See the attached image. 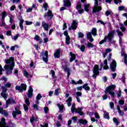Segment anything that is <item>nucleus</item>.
<instances>
[{
	"instance_id": "1",
	"label": "nucleus",
	"mask_w": 127,
	"mask_h": 127,
	"mask_svg": "<svg viewBox=\"0 0 127 127\" xmlns=\"http://www.w3.org/2000/svg\"><path fill=\"white\" fill-rule=\"evenodd\" d=\"M115 33H116V31L115 30L110 31L104 37L103 40H102L99 43V44L102 45V44H104L105 42H107V40L108 39L109 43L111 44H114L115 43V41H113L114 38L115 37Z\"/></svg>"
},
{
	"instance_id": "2",
	"label": "nucleus",
	"mask_w": 127,
	"mask_h": 127,
	"mask_svg": "<svg viewBox=\"0 0 127 127\" xmlns=\"http://www.w3.org/2000/svg\"><path fill=\"white\" fill-rule=\"evenodd\" d=\"M26 88H27V85L24 83H22L20 86L18 85L16 86L15 89L16 91H18L20 93H22L23 91H26Z\"/></svg>"
},
{
	"instance_id": "3",
	"label": "nucleus",
	"mask_w": 127,
	"mask_h": 127,
	"mask_svg": "<svg viewBox=\"0 0 127 127\" xmlns=\"http://www.w3.org/2000/svg\"><path fill=\"white\" fill-rule=\"evenodd\" d=\"M40 57H42L43 61H44L45 63L48 62V51H46L45 52H42L40 54Z\"/></svg>"
},
{
	"instance_id": "4",
	"label": "nucleus",
	"mask_w": 127,
	"mask_h": 127,
	"mask_svg": "<svg viewBox=\"0 0 127 127\" xmlns=\"http://www.w3.org/2000/svg\"><path fill=\"white\" fill-rule=\"evenodd\" d=\"M15 63H12L10 65H6L4 67L5 70H8L6 72V74H11L12 73V70H13V67H14Z\"/></svg>"
},
{
	"instance_id": "5",
	"label": "nucleus",
	"mask_w": 127,
	"mask_h": 127,
	"mask_svg": "<svg viewBox=\"0 0 127 127\" xmlns=\"http://www.w3.org/2000/svg\"><path fill=\"white\" fill-rule=\"evenodd\" d=\"M116 89V85L112 84L109 86H107L104 90L105 94H107L108 92H112L115 91Z\"/></svg>"
},
{
	"instance_id": "6",
	"label": "nucleus",
	"mask_w": 127,
	"mask_h": 127,
	"mask_svg": "<svg viewBox=\"0 0 127 127\" xmlns=\"http://www.w3.org/2000/svg\"><path fill=\"white\" fill-rule=\"evenodd\" d=\"M103 9L101 6H94L92 9V13H96L97 12L98 15H100V12Z\"/></svg>"
},
{
	"instance_id": "7",
	"label": "nucleus",
	"mask_w": 127,
	"mask_h": 127,
	"mask_svg": "<svg viewBox=\"0 0 127 127\" xmlns=\"http://www.w3.org/2000/svg\"><path fill=\"white\" fill-rule=\"evenodd\" d=\"M77 27H78V23H77V21L76 20H73L72 21V23L70 27H69V30H76L77 29Z\"/></svg>"
},
{
	"instance_id": "8",
	"label": "nucleus",
	"mask_w": 127,
	"mask_h": 127,
	"mask_svg": "<svg viewBox=\"0 0 127 127\" xmlns=\"http://www.w3.org/2000/svg\"><path fill=\"white\" fill-rule=\"evenodd\" d=\"M54 15L52 14V11L51 10L49 9L47 13H45L44 17H48V19L49 20H51L52 18H53Z\"/></svg>"
},
{
	"instance_id": "9",
	"label": "nucleus",
	"mask_w": 127,
	"mask_h": 127,
	"mask_svg": "<svg viewBox=\"0 0 127 127\" xmlns=\"http://www.w3.org/2000/svg\"><path fill=\"white\" fill-rule=\"evenodd\" d=\"M1 89H2V92L1 93V96L4 99H6V98H7V96H6V94H5V93L7 92V89L6 88V87L4 86H2Z\"/></svg>"
},
{
	"instance_id": "10",
	"label": "nucleus",
	"mask_w": 127,
	"mask_h": 127,
	"mask_svg": "<svg viewBox=\"0 0 127 127\" xmlns=\"http://www.w3.org/2000/svg\"><path fill=\"white\" fill-rule=\"evenodd\" d=\"M110 68L112 72H115V71H116V69L117 68V62H116V61H113L112 63L110 64Z\"/></svg>"
},
{
	"instance_id": "11",
	"label": "nucleus",
	"mask_w": 127,
	"mask_h": 127,
	"mask_svg": "<svg viewBox=\"0 0 127 127\" xmlns=\"http://www.w3.org/2000/svg\"><path fill=\"white\" fill-rule=\"evenodd\" d=\"M27 95L29 99H30V98H32V97H33V89L31 86H29V90L28 91V93H27Z\"/></svg>"
},
{
	"instance_id": "12",
	"label": "nucleus",
	"mask_w": 127,
	"mask_h": 127,
	"mask_svg": "<svg viewBox=\"0 0 127 127\" xmlns=\"http://www.w3.org/2000/svg\"><path fill=\"white\" fill-rule=\"evenodd\" d=\"M42 26L45 31H48L49 30V25L47 23L45 22V21H43L42 22Z\"/></svg>"
},
{
	"instance_id": "13",
	"label": "nucleus",
	"mask_w": 127,
	"mask_h": 127,
	"mask_svg": "<svg viewBox=\"0 0 127 127\" xmlns=\"http://www.w3.org/2000/svg\"><path fill=\"white\" fill-rule=\"evenodd\" d=\"M83 108L80 107L77 109L76 108H71V112L72 114H74V113H76V114H79V112H82V109Z\"/></svg>"
},
{
	"instance_id": "14",
	"label": "nucleus",
	"mask_w": 127,
	"mask_h": 127,
	"mask_svg": "<svg viewBox=\"0 0 127 127\" xmlns=\"http://www.w3.org/2000/svg\"><path fill=\"white\" fill-rule=\"evenodd\" d=\"M63 2L64 7H70L71 6V1H70V0H64Z\"/></svg>"
},
{
	"instance_id": "15",
	"label": "nucleus",
	"mask_w": 127,
	"mask_h": 127,
	"mask_svg": "<svg viewBox=\"0 0 127 127\" xmlns=\"http://www.w3.org/2000/svg\"><path fill=\"white\" fill-rule=\"evenodd\" d=\"M5 63H6V64H7L8 65L12 64V63H14V58L11 57H10L9 59H6L5 60Z\"/></svg>"
},
{
	"instance_id": "16",
	"label": "nucleus",
	"mask_w": 127,
	"mask_h": 127,
	"mask_svg": "<svg viewBox=\"0 0 127 127\" xmlns=\"http://www.w3.org/2000/svg\"><path fill=\"white\" fill-rule=\"evenodd\" d=\"M61 52V50L60 49H58L56 50L54 56L55 58H60V53Z\"/></svg>"
},
{
	"instance_id": "17",
	"label": "nucleus",
	"mask_w": 127,
	"mask_h": 127,
	"mask_svg": "<svg viewBox=\"0 0 127 127\" xmlns=\"http://www.w3.org/2000/svg\"><path fill=\"white\" fill-rule=\"evenodd\" d=\"M69 55L71 57L69 59V62H70V63H72V62L74 61V60H75V59H76V55L75 54L73 53L72 52H70Z\"/></svg>"
},
{
	"instance_id": "18",
	"label": "nucleus",
	"mask_w": 127,
	"mask_h": 127,
	"mask_svg": "<svg viewBox=\"0 0 127 127\" xmlns=\"http://www.w3.org/2000/svg\"><path fill=\"white\" fill-rule=\"evenodd\" d=\"M50 74H52V78L54 82H56V80H57V76L55 75V71L54 70L52 69Z\"/></svg>"
},
{
	"instance_id": "19",
	"label": "nucleus",
	"mask_w": 127,
	"mask_h": 127,
	"mask_svg": "<svg viewBox=\"0 0 127 127\" xmlns=\"http://www.w3.org/2000/svg\"><path fill=\"white\" fill-rule=\"evenodd\" d=\"M34 40H36V41H39V44H42L43 41H42V39L40 38L39 36L36 35L34 38Z\"/></svg>"
},
{
	"instance_id": "20",
	"label": "nucleus",
	"mask_w": 127,
	"mask_h": 127,
	"mask_svg": "<svg viewBox=\"0 0 127 127\" xmlns=\"http://www.w3.org/2000/svg\"><path fill=\"white\" fill-rule=\"evenodd\" d=\"M7 105H13L15 104V100L12 98H8L6 100Z\"/></svg>"
},
{
	"instance_id": "21",
	"label": "nucleus",
	"mask_w": 127,
	"mask_h": 127,
	"mask_svg": "<svg viewBox=\"0 0 127 127\" xmlns=\"http://www.w3.org/2000/svg\"><path fill=\"white\" fill-rule=\"evenodd\" d=\"M104 66H103L104 70H108L109 68V65H108V60L106 59L104 62Z\"/></svg>"
},
{
	"instance_id": "22",
	"label": "nucleus",
	"mask_w": 127,
	"mask_h": 127,
	"mask_svg": "<svg viewBox=\"0 0 127 127\" xmlns=\"http://www.w3.org/2000/svg\"><path fill=\"white\" fill-rule=\"evenodd\" d=\"M84 10L86 12H88V11H90V9H89L90 7V4L89 3L88 4H84Z\"/></svg>"
},
{
	"instance_id": "23",
	"label": "nucleus",
	"mask_w": 127,
	"mask_h": 127,
	"mask_svg": "<svg viewBox=\"0 0 127 127\" xmlns=\"http://www.w3.org/2000/svg\"><path fill=\"white\" fill-rule=\"evenodd\" d=\"M58 107L59 108V112L60 113H63V110L64 109V105H60V104H57Z\"/></svg>"
},
{
	"instance_id": "24",
	"label": "nucleus",
	"mask_w": 127,
	"mask_h": 127,
	"mask_svg": "<svg viewBox=\"0 0 127 127\" xmlns=\"http://www.w3.org/2000/svg\"><path fill=\"white\" fill-rule=\"evenodd\" d=\"M62 67L64 69V72H69L70 71V68L68 67L66 64H63Z\"/></svg>"
},
{
	"instance_id": "25",
	"label": "nucleus",
	"mask_w": 127,
	"mask_h": 127,
	"mask_svg": "<svg viewBox=\"0 0 127 127\" xmlns=\"http://www.w3.org/2000/svg\"><path fill=\"white\" fill-rule=\"evenodd\" d=\"M122 56L124 57V63L127 65V55L126 53H122Z\"/></svg>"
},
{
	"instance_id": "26",
	"label": "nucleus",
	"mask_w": 127,
	"mask_h": 127,
	"mask_svg": "<svg viewBox=\"0 0 127 127\" xmlns=\"http://www.w3.org/2000/svg\"><path fill=\"white\" fill-rule=\"evenodd\" d=\"M66 103H67L68 107H71V102H72V97H69L67 100L65 101Z\"/></svg>"
},
{
	"instance_id": "27",
	"label": "nucleus",
	"mask_w": 127,
	"mask_h": 127,
	"mask_svg": "<svg viewBox=\"0 0 127 127\" xmlns=\"http://www.w3.org/2000/svg\"><path fill=\"white\" fill-rule=\"evenodd\" d=\"M83 83V81L81 79L79 80L77 82L75 81L74 80H71V83L73 85H77V84H81Z\"/></svg>"
},
{
	"instance_id": "28",
	"label": "nucleus",
	"mask_w": 127,
	"mask_h": 127,
	"mask_svg": "<svg viewBox=\"0 0 127 127\" xmlns=\"http://www.w3.org/2000/svg\"><path fill=\"white\" fill-rule=\"evenodd\" d=\"M74 63H75L76 66H78V67H80V64H83V61H78V60H75Z\"/></svg>"
},
{
	"instance_id": "29",
	"label": "nucleus",
	"mask_w": 127,
	"mask_h": 127,
	"mask_svg": "<svg viewBox=\"0 0 127 127\" xmlns=\"http://www.w3.org/2000/svg\"><path fill=\"white\" fill-rule=\"evenodd\" d=\"M88 85L89 84L87 83L83 85V89H84L85 91H90V87L88 86Z\"/></svg>"
},
{
	"instance_id": "30",
	"label": "nucleus",
	"mask_w": 127,
	"mask_h": 127,
	"mask_svg": "<svg viewBox=\"0 0 127 127\" xmlns=\"http://www.w3.org/2000/svg\"><path fill=\"white\" fill-rule=\"evenodd\" d=\"M79 123L81 124V125H84V126L88 124V122L87 121V120H84L83 119H80Z\"/></svg>"
},
{
	"instance_id": "31",
	"label": "nucleus",
	"mask_w": 127,
	"mask_h": 127,
	"mask_svg": "<svg viewBox=\"0 0 127 127\" xmlns=\"http://www.w3.org/2000/svg\"><path fill=\"white\" fill-rule=\"evenodd\" d=\"M70 36H66L65 38V44L69 45L70 44Z\"/></svg>"
},
{
	"instance_id": "32",
	"label": "nucleus",
	"mask_w": 127,
	"mask_h": 127,
	"mask_svg": "<svg viewBox=\"0 0 127 127\" xmlns=\"http://www.w3.org/2000/svg\"><path fill=\"white\" fill-rule=\"evenodd\" d=\"M98 75H100V71H93V74L92 75L93 79H96Z\"/></svg>"
},
{
	"instance_id": "33",
	"label": "nucleus",
	"mask_w": 127,
	"mask_h": 127,
	"mask_svg": "<svg viewBox=\"0 0 127 127\" xmlns=\"http://www.w3.org/2000/svg\"><path fill=\"white\" fill-rule=\"evenodd\" d=\"M91 34L93 35V36H96L97 35V29L96 28H93L91 31Z\"/></svg>"
},
{
	"instance_id": "34",
	"label": "nucleus",
	"mask_w": 127,
	"mask_h": 127,
	"mask_svg": "<svg viewBox=\"0 0 127 127\" xmlns=\"http://www.w3.org/2000/svg\"><path fill=\"white\" fill-rule=\"evenodd\" d=\"M99 70V65L98 64H95L93 68V72H100Z\"/></svg>"
},
{
	"instance_id": "35",
	"label": "nucleus",
	"mask_w": 127,
	"mask_h": 127,
	"mask_svg": "<svg viewBox=\"0 0 127 127\" xmlns=\"http://www.w3.org/2000/svg\"><path fill=\"white\" fill-rule=\"evenodd\" d=\"M76 8L77 10H79V9H81L82 8V4L81 3V2H79V3L76 4Z\"/></svg>"
},
{
	"instance_id": "36",
	"label": "nucleus",
	"mask_w": 127,
	"mask_h": 127,
	"mask_svg": "<svg viewBox=\"0 0 127 127\" xmlns=\"http://www.w3.org/2000/svg\"><path fill=\"white\" fill-rule=\"evenodd\" d=\"M108 92H107V93H105L103 96H102L103 101H105L108 98H110V96H108Z\"/></svg>"
},
{
	"instance_id": "37",
	"label": "nucleus",
	"mask_w": 127,
	"mask_h": 127,
	"mask_svg": "<svg viewBox=\"0 0 127 127\" xmlns=\"http://www.w3.org/2000/svg\"><path fill=\"white\" fill-rule=\"evenodd\" d=\"M120 29H121V30H122V31H123V32H125V31H126V30H127V28H126V27H125L124 24H121V26H120Z\"/></svg>"
},
{
	"instance_id": "38",
	"label": "nucleus",
	"mask_w": 127,
	"mask_h": 127,
	"mask_svg": "<svg viewBox=\"0 0 127 127\" xmlns=\"http://www.w3.org/2000/svg\"><path fill=\"white\" fill-rule=\"evenodd\" d=\"M104 118L105 119H107V120H110V115H109V113L108 112L104 113Z\"/></svg>"
},
{
	"instance_id": "39",
	"label": "nucleus",
	"mask_w": 127,
	"mask_h": 127,
	"mask_svg": "<svg viewBox=\"0 0 127 127\" xmlns=\"http://www.w3.org/2000/svg\"><path fill=\"white\" fill-rule=\"evenodd\" d=\"M108 94L110 95V96L112 98H115L116 93H115V92L114 91H109L108 92Z\"/></svg>"
},
{
	"instance_id": "40",
	"label": "nucleus",
	"mask_w": 127,
	"mask_h": 127,
	"mask_svg": "<svg viewBox=\"0 0 127 127\" xmlns=\"http://www.w3.org/2000/svg\"><path fill=\"white\" fill-rule=\"evenodd\" d=\"M116 32L118 34L119 38H120V37H122L121 36H124V34L123 33V32H122V31L117 30L116 31Z\"/></svg>"
},
{
	"instance_id": "41",
	"label": "nucleus",
	"mask_w": 127,
	"mask_h": 127,
	"mask_svg": "<svg viewBox=\"0 0 127 127\" xmlns=\"http://www.w3.org/2000/svg\"><path fill=\"white\" fill-rule=\"evenodd\" d=\"M87 47L88 48H93V47H95V46L92 44V43L88 42L87 44Z\"/></svg>"
},
{
	"instance_id": "42",
	"label": "nucleus",
	"mask_w": 127,
	"mask_h": 127,
	"mask_svg": "<svg viewBox=\"0 0 127 127\" xmlns=\"http://www.w3.org/2000/svg\"><path fill=\"white\" fill-rule=\"evenodd\" d=\"M25 103L27 106H30V101L28 98L25 99Z\"/></svg>"
},
{
	"instance_id": "43",
	"label": "nucleus",
	"mask_w": 127,
	"mask_h": 127,
	"mask_svg": "<svg viewBox=\"0 0 127 127\" xmlns=\"http://www.w3.org/2000/svg\"><path fill=\"white\" fill-rule=\"evenodd\" d=\"M1 125H5V118H2L0 121V126Z\"/></svg>"
},
{
	"instance_id": "44",
	"label": "nucleus",
	"mask_w": 127,
	"mask_h": 127,
	"mask_svg": "<svg viewBox=\"0 0 127 127\" xmlns=\"http://www.w3.org/2000/svg\"><path fill=\"white\" fill-rule=\"evenodd\" d=\"M5 16H6V11H4L2 13V19L3 20H4V19L5 18Z\"/></svg>"
},
{
	"instance_id": "45",
	"label": "nucleus",
	"mask_w": 127,
	"mask_h": 127,
	"mask_svg": "<svg viewBox=\"0 0 127 127\" xmlns=\"http://www.w3.org/2000/svg\"><path fill=\"white\" fill-rule=\"evenodd\" d=\"M33 108L35 111H39V108H38V105H37V104H34Z\"/></svg>"
},
{
	"instance_id": "46",
	"label": "nucleus",
	"mask_w": 127,
	"mask_h": 127,
	"mask_svg": "<svg viewBox=\"0 0 127 127\" xmlns=\"http://www.w3.org/2000/svg\"><path fill=\"white\" fill-rule=\"evenodd\" d=\"M28 106L29 105H26V104L23 105L25 112H27L28 111Z\"/></svg>"
},
{
	"instance_id": "47",
	"label": "nucleus",
	"mask_w": 127,
	"mask_h": 127,
	"mask_svg": "<svg viewBox=\"0 0 127 127\" xmlns=\"http://www.w3.org/2000/svg\"><path fill=\"white\" fill-rule=\"evenodd\" d=\"M85 49L86 47L84 45H81V46L80 47V49L81 52H84V51H85Z\"/></svg>"
},
{
	"instance_id": "48",
	"label": "nucleus",
	"mask_w": 127,
	"mask_h": 127,
	"mask_svg": "<svg viewBox=\"0 0 127 127\" xmlns=\"http://www.w3.org/2000/svg\"><path fill=\"white\" fill-rule=\"evenodd\" d=\"M48 6V4L46 2L44 3L43 4V7H44L45 10L46 11V10H47V7Z\"/></svg>"
},
{
	"instance_id": "49",
	"label": "nucleus",
	"mask_w": 127,
	"mask_h": 127,
	"mask_svg": "<svg viewBox=\"0 0 127 127\" xmlns=\"http://www.w3.org/2000/svg\"><path fill=\"white\" fill-rule=\"evenodd\" d=\"M23 75H24V77L28 78V75H29V73H28V72H27V71L24 70L23 71Z\"/></svg>"
},
{
	"instance_id": "50",
	"label": "nucleus",
	"mask_w": 127,
	"mask_h": 127,
	"mask_svg": "<svg viewBox=\"0 0 127 127\" xmlns=\"http://www.w3.org/2000/svg\"><path fill=\"white\" fill-rule=\"evenodd\" d=\"M118 103L119 105H120L121 106H123V105H125V100L121 99L119 101Z\"/></svg>"
},
{
	"instance_id": "51",
	"label": "nucleus",
	"mask_w": 127,
	"mask_h": 127,
	"mask_svg": "<svg viewBox=\"0 0 127 127\" xmlns=\"http://www.w3.org/2000/svg\"><path fill=\"white\" fill-rule=\"evenodd\" d=\"M59 88H57L55 90L54 95L55 96H58L59 95Z\"/></svg>"
},
{
	"instance_id": "52",
	"label": "nucleus",
	"mask_w": 127,
	"mask_h": 127,
	"mask_svg": "<svg viewBox=\"0 0 127 127\" xmlns=\"http://www.w3.org/2000/svg\"><path fill=\"white\" fill-rule=\"evenodd\" d=\"M2 115H4V117H7L8 116V113L6 110H3L2 112Z\"/></svg>"
},
{
	"instance_id": "53",
	"label": "nucleus",
	"mask_w": 127,
	"mask_h": 127,
	"mask_svg": "<svg viewBox=\"0 0 127 127\" xmlns=\"http://www.w3.org/2000/svg\"><path fill=\"white\" fill-rule=\"evenodd\" d=\"M113 120L114 123L116 124L117 126H119V121L118 120V119L116 118H114Z\"/></svg>"
},
{
	"instance_id": "54",
	"label": "nucleus",
	"mask_w": 127,
	"mask_h": 127,
	"mask_svg": "<svg viewBox=\"0 0 127 127\" xmlns=\"http://www.w3.org/2000/svg\"><path fill=\"white\" fill-rule=\"evenodd\" d=\"M5 87L7 89V88H10L11 87V83L8 82L5 84Z\"/></svg>"
},
{
	"instance_id": "55",
	"label": "nucleus",
	"mask_w": 127,
	"mask_h": 127,
	"mask_svg": "<svg viewBox=\"0 0 127 127\" xmlns=\"http://www.w3.org/2000/svg\"><path fill=\"white\" fill-rule=\"evenodd\" d=\"M62 65H63V64H65L64 65H67V63H68V61L66 60L65 59H62Z\"/></svg>"
},
{
	"instance_id": "56",
	"label": "nucleus",
	"mask_w": 127,
	"mask_h": 127,
	"mask_svg": "<svg viewBox=\"0 0 127 127\" xmlns=\"http://www.w3.org/2000/svg\"><path fill=\"white\" fill-rule=\"evenodd\" d=\"M15 111L16 112L17 115H21V112L20 110H18L17 108H15Z\"/></svg>"
},
{
	"instance_id": "57",
	"label": "nucleus",
	"mask_w": 127,
	"mask_h": 127,
	"mask_svg": "<svg viewBox=\"0 0 127 127\" xmlns=\"http://www.w3.org/2000/svg\"><path fill=\"white\" fill-rule=\"evenodd\" d=\"M44 111L45 114H47L49 111V108H48V107H45L44 109Z\"/></svg>"
},
{
	"instance_id": "58",
	"label": "nucleus",
	"mask_w": 127,
	"mask_h": 127,
	"mask_svg": "<svg viewBox=\"0 0 127 127\" xmlns=\"http://www.w3.org/2000/svg\"><path fill=\"white\" fill-rule=\"evenodd\" d=\"M122 0H114V2L115 4H118V3H122Z\"/></svg>"
},
{
	"instance_id": "59",
	"label": "nucleus",
	"mask_w": 127,
	"mask_h": 127,
	"mask_svg": "<svg viewBox=\"0 0 127 127\" xmlns=\"http://www.w3.org/2000/svg\"><path fill=\"white\" fill-rule=\"evenodd\" d=\"M84 37V34L82 32L78 33V38H83Z\"/></svg>"
},
{
	"instance_id": "60",
	"label": "nucleus",
	"mask_w": 127,
	"mask_h": 127,
	"mask_svg": "<svg viewBox=\"0 0 127 127\" xmlns=\"http://www.w3.org/2000/svg\"><path fill=\"white\" fill-rule=\"evenodd\" d=\"M91 37H92V34L91 32H88L87 33V39H89V38H91Z\"/></svg>"
},
{
	"instance_id": "61",
	"label": "nucleus",
	"mask_w": 127,
	"mask_h": 127,
	"mask_svg": "<svg viewBox=\"0 0 127 127\" xmlns=\"http://www.w3.org/2000/svg\"><path fill=\"white\" fill-rule=\"evenodd\" d=\"M84 11H85V10H84V9H82V8L79 9V10H78L79 14H82V13H83Z\"/></svg>"
},
{
	"instance_id": "62",
	"label": "nucleus",
	"mask_w": 127,
	"mask_h": 127,
	"mask_svg": "<svg viewBox=\"0 0 127 127\" xmlns=\"http://www.w3.org/2000/svg\"><path fill=\"white\" fill-rule=\"evenodd\" d=\"M16 9L15 5H12L10 7V10H11V11H13V10H14V9Z\"/></svg>"
},
{
	"instance_id": "63",
	"label": "nucleus",
	"mask_w": 127,
	"mask_h": 127,
	"mask_svg": "<svg viewBox=\"0 0 127 127\" xmlns=\"http://www.w3.org/2000/svg\"><path fill=\"white\" fill-rule=\"evenodd\" d=\"M41 98H42V96H41V94H38L36 98V100H40V99H41Z\"/></svg>"
},
{
	"instance_id": "64",
	"label": "nucleus",
	"mask_w": 127,
	"mask_h": 127,
	"mask_svg": "<svg viewBox=\"0 0 127 127\" xmlns=\"http://www.w3.org/2000/svg\"><path fill=\"white\" fill-rule=\"evenodd\" d=\"M12 115L13 116V117L14 118V119H15V118H16V116H17V114H16V112L14 111H13L12 112Z\"/></svg>"
}]
</instances>
